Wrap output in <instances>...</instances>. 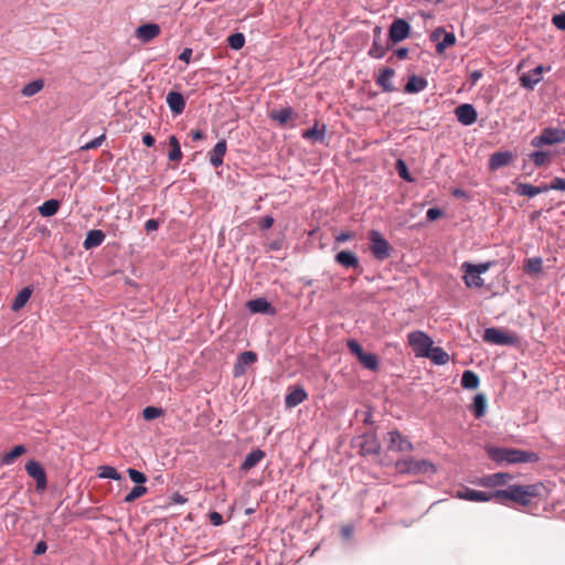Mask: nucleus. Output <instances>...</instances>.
Here are the masks:
<instances>
[{
    "label": "nucleus",
    "mask_w": 565,
    "mask_h": 565,
    "mask_svg": "<svg viewBox=\"0 0 565 565\" xmlns=\"http://www.w3.org/2000/svg\"><path fill=\"white\" fill-rule=\"evenodd\" d=\"M493 495L495 497V501L502 504H505L507 501H513L520 505L526 507L530 505L532 499L537 495V486H509L504 490H495L493 491Z\"/></svg>",
    "instance_id": "f257e3e1"
},
{
    "label": "nucleus",
    "mask_w": 565,
    "mask_h": 565,
    "mask_svg": "<svg viewBox=\"0 0 565 565\" xmlns=\"http://www.w3.org/2000/svg\"><path fill=\"white\" fill-rule=\"evenodd\" d=\"M489 456L497 462L508 463L537 462L540 460L539 455L534 451L505 447L491 448Z\"/></svg>",
    "instance_id": "f03ea898"
},
{
    "label": "nucleus",
    "mask_w": 565,
    "mask_h": 565,
    "mask_svg": "<svg viewBox=\"0 0 565 565\" xmlns=\"http://www.w3.org/2000/svg\"><path fill=\"white\" fill-rule=\"evenodd\" d=\"M398 473L402 475H431L436 472L435 465L426 459H415L413 457L399 459L395 463Z\"/></svg>",
    "instance_id": "7ed1b4c3"
},
{
    "label": "nucleus",
    "mask_w": 565,
    "mask_h": 565,
    "mask_svg": "<svg viewBox=\"0 0 565 565\" xmlns=\"http://www.w3.org/2000/svg\"><path fill=\"white\" fill-rule=\"evenodd\" d=\"M483 341L495 345L516 347L520 343V338L515 333L505 332L499 328H487L482 337Z\"/></svg>",
    "instance_id": "20e7f679"
},
{
    "label": "nucleus",
    "mask_w": 565,
    "mask_h": 565,
    "mask_svg": "<svg viewBox=\"0 0 565 565\" xmlns=\"http://www.w3.org/2000/svg\"><path fill=\"white\" fill-rule=\"evenodd\" d=\"M565 142V129L547 127L544 128L540 135L531 140V146L534 148H542L544 146H552Z\"/></svg>",
    "instance_id": "39448f33"
},
{
    "label": "nucleus",
    "mask_w": 565,
    "mask_h": 565,
    "mask_svg": "<svg viewBox=\"0 0 565 565\" xmlns=\"http://www.w3.org/2000/svg\"><path fill=\"white\" fill-rule=\"evenodd\" d=\"M349 351L356 356L359 362L370 371H377L379 358L374 353L365 352L362 345L354 339H350L347 342Z\"/></svg>",
    "instance_id": "423d86ee"
},
{
    "label": "nucleus",
    "mask_w": 565,
    "mask_h": 565,
    "mask_svg": "<svg viewBox=\"0 0 565 565\" xmlns=\"http://www.w3.org/2000/svg\"><path fill=\"white\" fill-rule=\"evenodd\" d=\"M408 344L412 347L414 353L418 358L428 355L434 342L431 338L424 331H413L407 335Z\"/></svg>",
    "instance_id": "0eeeda50"
},
{
    "label": "nucleus",
    "mask_w": 565,
    "mask_h": 565,
    "mask_svg": "<svg viewBox=\"0 0 565 565\" xmlns=\"http://www.w3.org/2000/svg\"><path fill=\"white\" fill-rule=\"evenodd\" d=\"M369 239L370 249L375 259L384 260L390 256L391 245L379 231L372 230L369 233Z\"/></svg>",
    "instance_id": "6e6552de"
},
{
    "label": "nucleus",
    "mask_w": 565,
    "mask_h": 565,
    "mask_svg": "<svg viewBox=\"0 0 565 565\" xmlns=\"http://www.w3.org/2000/svg\"><path fill=\"white\" fill-rule=\"evenodd\" d=\"M411 24L402 18L395 19L388 29V42L398 43L409 36Z\"/></svg>",
    "instance_id": "1a4fd4ad"
},
{
    "label": "nucleus",
    "mask_w": 565,
    "mask_h": 565,
    "mask_svg": "<svg viewBox=\"0 0 565 565\" xmlns=\"http://www.w3.org/2000/svg\"><path fill=\"white\" fill-rule=\"evenodd\" d=\"M26 473L36 482V490L44 491L47 486L46 472L42 465L36 460H29L25 463Z\"/></svg>",
    "instance_id": "9d476101"
},
{
    "label": "nucleus",
    "mask_w": 565,
    "mask_h": 565,
    "mask_svg": "<svg viewBox=\"0 0 565 565\" xmlns=\"http://www.w3.org/2000/svg\"><path fill=\"white\" fill-rule=\"evenodd\" d=\"M456 498L472 501V502H488L491 500H495V497L493 495V492H483L478 491L470 488H462L457 490Z\"/></svg>",
    "instance_id": "9b49d317"
},
{
    "label": "nucleus",
    "mask_w": 565,
    "mask_h": 565,
    "mask_svg": "<svg viewBox=\"0 0 565 565\" xmlns=\"http://www.w3.org/2000/svg\"><path fill=\"white\" fill-rule=\"evenodd\" d=\"M388 446L387 448L392 451H412L414 449L413 444L404 437L398 430H391L387 434Z\"/></svg>",
    "instance_id": "f8f14e48"
},
{
    "label": "nucleus",
    "mask_w": 565,
    "mask_h": 565,
    "mask_svg": "<svg viewBox=\"0 0 565 565\" xmlns=\"http://www.w3.org/2000/svg\"><path fill=\"white\" fill-rule=\"evenodd\" d=\"M257 361V354L253 351H244L237 355L234 364V376L238 377L246 373L247 366H250Z\"/></svg>",
    "instance_id": "ddd939ff"
},
{
    "label": "nucleus",
    "mask_w": 565,
    "mask_h": 565,
    "mask_svg": "<svg viewBox=\"0 0 565 565\" xmlns=\"http://www.w3.org/2000/svg\"><path fill=\"white\" fill-rule=\"evenodd\" d=\"M455 115L457 120L463 126H471L476 122L478 114L471 104H461L456 107Z\"/></svg>",
    "instance_id": "4468645a"
},
{
    "label": "nucleus",
    "mask_w": 565,
    "mask_h": 565,
    "mask_svg": "<svg viewBox=\"0 0 565 565\" xmlns=\"http://www.w3.org/2000/svg\"><path fill=\"white\" fill-rule=\"evenodd\" d=\"M545 72V67L543 65H537L533 70L527 73H523L520 76V84L523 88L529 90H533L534 87L542 81V74Z\"/></svg>",
    "instance_id": "2eb2a0df"
},
{
    "label": "nucleus",
    "mask_w": 565,
    "mask_h": 565,
    "mask_svg": "<svg viewBox=\"0 0 565 565\" xmlns=\"http://www.w3.org/2000/svg\"><path fill=\"white\" fill-rule=\"evenodd\" d=\"M513 479V476L507 472H495L492 475L483 476L478 484L484 488H494L499 486L507 484L510 480Z\"/></svg>",
    "instance_id": "dca6fc26"
},
{
    "label": "nucleus",
    "mask_w": 565,
    "mask_h": 565,
    "mask_svg": "<svg viewBox=\"0 0 565 565\" xmlns=\"http://www.w3.org/2000/svg\"><path fill=\"white\" fill-rule=\"evenodd\" d=\"M360 451L362 455H377L381 451V444L377 436L374 433L364 434L362 436V443L360 445Z\"/></svg>",
    "instance_id": "f3484780"
},
{
    "label": "nucleus",
    "mask_w": 565,
    "mask_h": 565,
    "mask_svg": "<svg viewBox=\"0 0 565 565\" xmlns=\"http://www.w3.org/2000/svg\"><path fill=\"white\" fill-rule=\"evenodd\" d=\"M160 26L156 23H145L136 29V38L142 43H149L160 34Z\"/></svg>",
    "instance_id": "a211bd4d"
},
{
    "label": "nucleus",
    "mask_w": 565,
    "mask_h": 565,
    "mask_svg": "<svg viewBox=\"0 0 565 565\" xmlns=\"http://www.w3.org/2000/svg\"><path fill=\"white\" fill-rule=\"evenodd\" d=\"M246 308L252 313H263V315H269V316H273L276 313V310L271 306V303L266 298H263V297L247 301Z\"/></svg>",
    "instance_id": "6ab92c4d"
},
{
    "label": "nucleus",
    "mask_w": 565,
    "mask_h": 565,
    "mask_svg": "<svg viewBox=\"0 0 565 565\" xmlns=\"http://www.w3.org/2000/svg\"><path fill=\"white\" fill-rule=\"evenodd\" d=\"M513 160V153L511 151H498L489 158V169L495 171L502 167L510 164Z\"/></svg>",
    "instance_id": "aec40b11"
},
{
    "label": "nucleus",
    "mask_w": 565,
    "mask_h": 565,
    "mask_svg": "<svg viewBox=\"0 0 565 565\" xmlns=\"http://www.w3.org/2000/svg\"><path fill=\"white\" fill-rule=\"evenodd\" d=\"M227 150V142L225 139H221L216 142V145L213 147L211 151H209V160L210 163L214 168H218L223 164V158Z\"/></svg>",
    "instance_id": "412c9836"
},
{
    "label": "nucleus",
    "mask_w": 565,
    "mask_h": 565,
    "mask_svg": "<svg viewBox=\"0 0 565 565\" xmlns=\"http://www.w3.org/2000/svg\"><path fill=\"white\" fill-rule=\"evenodd\" d=\"M166 102L174 115H180L185 108V99L179 92L171 90L167 94Z\"/></svg>",
    "instance_id": "4be33fe9"
},
{
    "label": "nucleus",
    "mask_w": 565,
    "mask_h": 565,
    "mask_svg": "<svg viewBox=\"0 0 565 565\" xmlns=\"http://www.w3.org/2000/svg\"><path fill=\"white\" fill-rule=\"evenodd\" d=\"M334 260L344 268H360L358 256L350 250H341L335 254Z\"/></svg>",
    "instance_id": "5701e85b"
},
{
    "label": "nucleus",
    "mask_w": 565,
    "mask_h": 565,
    "mask_svg": "<svg viewBox=\"0 0 565 565\" xmlns=\"http://www.w3.org/2000/svg\"><path fill=\"white\" fill-rule=\"evenodd\" d=\"M326 131L327 127L324 124L319 125L316 122L313 127L303 130L301 137L312 142H323L326 138Z\"/></svg>",
    "instance_id": "b1692460"
},
{
    "label": "nucleus",
    "mask_w": 565,
    "mask_h": 565,
    "mask_svg": "<svg viewBox=\"0 0 565 565\" xmlns=\"http://www.w3.org/2000/svg\"><path fill=\"white\" fill-rule=\"evenodd\" d=\"M265 451L259 448L252 450L242 462L241 470L244 472L249 471L256 467L265 458Z\"/></svg>",
    "instance_id": "393cba45"
},
{
    "label": "nucleus",
    "mask_w": 565,
    "mask_h": 565,
    "mask_svg": "<svg viewBox=\"0 0 565 565\" xmlns=\"http://www.w3.org/2000/svg\"><path fill=\"white\" fill-rule=\"evenodd\" d=\"M395 75V71L391 67L383 68L376 77V85H379L384 92L391 93L395 90L392 83V78Z\"/></svg>",
    "instance_id": "a878e982"
},
{
    "label": "nucleus",
    "mask_w": 565,
    "mask_h": 565,
    "mask_svg": "<svg viewBox=\"0 0 565 565\" xmlns=\"http://www.w3.org/2000/svg\"><path fill=\"white\" fill-rule=\"evenodd\" d=\"M515 192L518 195H521V196L533 198L537 194L547 192V184H542V185L535 186V185H532L529 183H518Z\"/></svg>",
    "instance_id": "bb28decb"
},
{
    "label": "nucleus",
    "mask_w": 565,
    "mask_h": 565,
    "mask_svg": "<svg viewBox=\"0 0 565 565\" xmlns=\"http://www.w3.org/2000/svg\"><path fill=\"white\" fill-rule=\"evenodd\" d=\"M307 397V392L301 386H297L286 395L285 403L287 407L292 408L305 402Z\"/></svg>",
    "instance_id": "cd10ccee"
},
{
    "label": "nucleus",
    "mask_w": 565,
    "mask_h": 565,
    "mask_svg": "<svg viewBox=\"0 0 565 565\" xmlns=\"http://www.w3.org/2000/svg\"><path fill=\"white\" fill-rule=\"evenodd\" d=\"M428 86V82L426 78L417 75H411L407 79V83L404 87L405 93L407 94H417L423 92Z\"/></svg>",
    "instance_id": "c85d7f7f"
},
{
    "label": "nucleus",
    "mask_w": 565,
    "mask_h": 565,
    "mask_svg": "<svg viewBox=\"0 0 565 565\" xmlns=\"http://www.w3.org/2000/svg\"><path fill=\"white\" fill-rule=\"evenodd\" d=\"M391 47L392 44L388 41L384 43L382 39H373V43L367 52V55L372 58L380 60L385 56V54L387 53V51L391 50Z\"/></svg>",
    "instance_id": "c756f323"
},
{
    "label": "nucleus",
    "mask_w": 565,
    "mask_h": 565,
    "mask_svg": "<svg viewBox=\"0 0 565 565\" xmlns=\"http://www.w3.org/2000/svg\"><path fill=\"white\" fill-rule=\"evenodd\" d=\"M105 234L100 230H90L87 232L83 246L86 250L97 247L103 244Z\"/></svg>",
    "instance_id": "7c9ffc66"
},
{
    "label": "nucleus",
    "mask_w": 565,
    "mask_h": 565,
    "mask_svg": "<svg viewBox=\"0 0 565 565\" xmlns=\"http://www.w3.org/2000/svg\"><path fill=\"white\" fill-rule=\"evenodd\" d=\"M32 292L33 289L30 286L23 287L14 297L11 309L15 312L21 310L31 298Z\"/></svg>",
    "instance_id": "2f4dec72"
},
{
    "label": "nucleus",
    "mask_w": 565,
    "mask_h": 565,
    "mask_svg": "<svg viewBox=\"0 0 565 565\" xmlns=\"http://www.w3.org/2000/svg\"><path fill=\"white\" fill-rule=\"evenodd\" d=\"M294 116L291 107H284L280 109L271 110L269 114L270 119L277 121L280 126H285Z\"/></svg>",
    "instance_id": "473e14b6"
},
{
    "label": "nucleus",
    "mask_w": 565,
    "mask_h": 565,
    "mask_svg": "<svg viewBox=\"0 0 565 565\" xmlns=\"http://www.w3.org/2000/svg\"><path fill=\"white\" fill-rule=\"evenodd\" d=\"M523 270L526 275H539L543 271V259L541 257L526 258L523 263Z\"/></svg>",
    "instance_id": "72a5a7b5"
},
{
    "label": "nucleus",
    "mask_w": 565,
    "mask_h": 565,
    "mask_svg": "<svg viewBox=\"0 0 565 565\" xmlns=\"http://www.w3.org/2000/svg\"><path fill=\"white\" fill-rule=\"evenodd\" d=\"M471 412L473 413V416L476 418H481L486 414L487 409V398L486 395L482 393L477 394L473 397V402L470 406Z\"/></svg>",
    "instance_id": "f704fd0d"
},
{
    "label": "nucleus",
    "mask_w": 565,
    "mask_h": 565,
    "mask_svg": "<svg viewBox=\"0 0 565 565\" xmlns=\"http://www.w3.org/2000/svg\"><path fill=\"white\" fill-rule=\"evenodd\" d=\"M460 269L463 271L462 280L468 288H481L483 286L484 280L481 278L480 274H475L468 268Z\"/></svg>",
    "instance_id": "c9c22d12"
},
{
    "label": "nucleus",
    "mask_w": 565,
    "mask_h": 565,
    "mask_svg": "<svg viewBox=\"0 0 565 565\" xmlns=\"http://www.w3.org/2000/svg\"><path fill=\"white\" fill-rule=\"evenodd\" d=\"M425 358L430 359L436 365H444L449 361V354L440 347H431Z\"/></svg>",
    "instance_id": "e433bc0d"
},
{
    "label": "nucleus",
    "mask_w": 565,
    "mask_h": 565,
    "mask_svg": "<svg viewBox=\"0 0 565 565\" xmlns=\"http://www.w3.org/2000/svg\"><path fill=\"white\" fill-rule=\"evenodd\" d=\"M61 203L56 199H50L38 207L39 213L43 217H50L55 215L60 210Z\"/></svg>",
    "instance_id": "4c0bfd02"
},
{
    "label": "nucleus",
    "mask_w": 565,
    "mask_h": 565,
    "mask_svg": "<svg viewBox=\"0 0 565 565\" xmlns=\"http://www.w3.org/2000/svg\"><path fill=\"white\" fill-rule=\"evenodd\" d=\"M479 376L470 370H467L461 375V386L467 390H476L479 386Z\"/></svg>",
    "instance_id": "58836bf2"
},
{
    "label": "nucleus",
    "mask_w": 565,
    "mask_h": 565,
    "mask_svg": "<svg viewBox=\"0 0 565 565\" xmlns=\"http://www.w3.org/2000/svg\"><path fill=\"white\" fill-rule=\"evenodd\" d=\"M26 452V448L23 445L14 446L10 451L6 452L2 456L1 463L4 466H9L14 462V460Z\"/></svg>",
    "instance_id": "ea45409f"
},
{
    "label": "nucleus",
    "mask_w": 565,
    "mask_h": 565,
    "mask_svg": "<svg viewBox=\"0 0 565 565\" xmlns=\"http://www.w3.org/2000/svg\"><path fill=\"white\" fill-rule=\"evenodd\" d=\"M169 145L171 147L168 153L169 160L180 161L182 159V151L178 138L175 136H170Z\"/></svg>",
    "instance_id": "a19ab883"
},
{
    "label": "nucleus",
    "mask_w": 565,
    "mask_h": 565,
    "mask_svg": "<svg viewBox=\"0 0 565 565\" xmlns=\"http://www.w3.org/2000/svg\"><path fill=\"white\" fill-rule=\"evenodd\" d=\"M444 38L436 44V52L443 54L447 47L455 45L456 35L452 32H446L443 34Z\"/></svg>",
    "instance_id": "79ce46f5"
},
{
    "label": "nucleus",
    "mask_w": 565,
    "mask_h": 565,
    "mask_svg": "<svg viewBox=\"0 0 565 565\" xmlns=\"http://www.w3.org/2000/svg\"><path fill=\"white\" fill-rule=\"evenodd\" d=\"M529 159L535 167H543L548 163L550 153L543 150H536L529 154Z\"/></svg>",
    "instance_id": "37998d69"
},
{
    "label": "nucleus",
    "mask_w": 565,
    "mask_h": 565,
    "mask_svg": "<svg viewBox=\"0 0 565 565\" xmlns=\"http://www.w3.org/2000/svg\"><path fill=\"white\" fill-rule=\"evenodd\" d=\"M43 86L44 82L42 79H35L24 85L21 93L23 96L31 97L38 94L43 88Z\"/></svg>",
    "instance_id": "c03bdc74"
},
{
    "label": "nucleus",
    "mask_w": 565,
    "mask_h": 565,
    "mask_svg": "<svg viewBox=\"0 0 565 565\" xmlns=\"http://www.w3.org/2000/svg\"><path fill=\"white\" fill-rule=\"evenodd\" d=\"M493 263L492 262H486V263H480V264H471L469 262H465L461 264V267L460 268H468L470 271L475 273V274H484L487 273L491 267H492Z\"/></svg>",
    "instance_id": "a18cd8bd"
},
{
    "label": "nucleus",
    "mask_w": 565,
    "mask_h": 565,
    "mask_svg": "<svg viewBox=\"0 0 565 565\" xmlns=\"http://www.w3.org/2000/svg\"><path fill=\"white\" fill-rule=\"evenodd\" d=\"M226 42L232 50L238 51L245 45V35L239 32L233 33L227 36Z\"/></svg>",
    "instance_id": "49530a36"
},
{
    "label": "nucleus",
    "mask_w": 565,
    "mask_h": 565,
    "mask_svg": "<svg viewBox=\"0 0 565 565\" xmlns=\"http://www.w3.org/2000/svg\"><path fill=\"white\" fill-rule=\"evenodd\" d=\"M99 478L103 479H113V480H120L121 475L116 470V468L111 466H102L99 467Z\"/></svg>",
    "instance_id": "de8ad7c7"
},
{
    "label": "nucleus",
    "mask_w": 565,
    "mask_h": 565,
    "mask_svg": "<svg viewBox=\"0 0 565 565\" xmlns=\"http://www.w3.org/2000/svg\"><path fill=\"white\" fill-rule=\"evenodd\" d=\"M395 169H396L399 178H402L404 181H406V182L415 181L414 178L412 177V174L409 173L407 164L405 163L404 160L398 159L395 163Z\"/></svg>",
    "instance_id": "09e8293b"
},
{
    "label": "nucleus",
    "mask_w": 565,
    "mask_h": 565,
    "mask_svg": "<svg viewBox=\"0 0 565 565\" xmlns=\"http://www.w3.org/2000/svg\"><path fill=\"white\" fill-rule=\"evenodd\" d=\"M148 489L145 486H135L131 491L125 497L124 502L131 503L146 494Z\"/></svg>",
    "instance_id": "8fccbe9b"
},
{
    "label": "nucleus",
    "mask_w": 565,
    "mask_h": 565,
    "mask_svg": "<svg viewBox=\"0 0 565 565\" xmlns=\"http://www.w3.org/2000/svg\"><path fill=\"white\" fill-rule=\"evenodd\" d=\"M163 414V409L156 406H147L142 411V416L146 420H152L160 417Z\"/></svg>",
    "instance_id": "3c124183"
},
{
    "label": "nucleus",
    "mask_w": 565,
    "mask_h": 565,
    "mask_svg": "<svg viewBox=\"0 0 565 565\" xmlns=\"http://www.w3.org/2000/svg\"><path fill=\"white\" fill-rule=\"evenodd\" d=\"M127 472L130 480L135 482L137 486H143V483L147 482V476L143 472L136 470L134 468H129Z\"/></svg>",
    "instance_id": "603ef678"
},
{
    "label": "nucleus",
    "mask_w": 565,
    "mask_h": 565,
    "mask_svg": "<svg viewBox=\"0 0 565 565\" xmlns=\"http://www.w3.org/2000/svg\"><path fill=\"white\" fill-rule=\"evenodd\" d=\"M105 139H106V136H105V134H103V135L96 137L95 139H93L92 141L87 142L86 145H84L82 147V150L97 149L98 147H100L103 145Z\"/></svg>",
    "instance_id": "864d4df0"
},
{
    "label": "nucleus",
    "mask_w": 565,
    "mask_h": 565,
    "mask_svg": "<svg viewBox=\"0 0 565 565\" xmlns=\"http://www.w3.org/2000/svg\"><path fill=\"white\" fill-rule=\"evenodd\" d=\"M552 23L558 30L565 31V12L554 14L552 18Z\"/></svg>",
    "instance_id": "5fc2aeb1"
},
{
    "label": "nucleus",
    "mask_w": 565,
    "mask_h": 565,
    "mask_svg": "<svg viewBox=\"0 0 565 565\" xmlns=\"http://www.w3.org/2000/svg\"><path fill=\"white\" fill-rule=\"evenodd\" d=\"M548 190H557V191H565V179L563 178H554L550 184H547V191Z\"/></svg>",
    "instance_id": "6e6d98bb"
},
{
    "label": "nucleus",
    "mask_w": 565,
    "mask_h": 565,
    "mask_svg": "<svg viewBox=\"0 0 565 565\" xmlns=\"http://www.w3.org/2000/svg\"><path fill=\"white\" fill-rule=\"evenodd\" d=\"M443 215V211L438 207H430L426 212V217L429 221H435Z\"/></svg>",
    "instance_id": "4d7b16f0"
},
{
    "label": "nucleus",
    "mask_w": 565,
    "mask_h": 565,
    "mask_svg": "<svg viewBox=\"0 0 565 565\" xmlns=\"http://www.w3.org/2000/svg\"><path fill=\"white\" fill-rule=\"evenodd\" d=\"M274 222L275 221H274L273 216L266 215L259 220L258 224H259L260 230H268L274 225Z\"/></svg>",
    "instance_id": "13d9d810"
},
{
    "label": "nucleus",
    "mask_w": 565,
    "mask_h": 565,
    "mask_svg": "<svg viewBox=\"0 0 565 565\" xmlns=\"http://www.w3.org/2000/svg\"><path fill=\"white\" fill-rule=\"evenodd\" d=\"M209 520L214 526L222 525L224 522L222 514L216 511H213L209 514Z\"/></svg>",
    "instance_id": "bf43d9fd"
},
{
    "label": "nucleus",
    "mask_w": 565,
    "mask_h": 565,
    "mask_svg": "<svg viewBox=\"0 0 565 565\" xmlns=\"http://www.w3.org/2000/svg\"><path fill=\"white\" fill-rule=\"evenodd\" d=\"M159 221L156 218H149L145 223V230L147 233L154 232L159 228Z\"/></svg>",
    "instance_id": "052dcab7"
},
{
    "label": "nucleus",
    "mask_w": 565,
    "mask_h": 565,
    "mask_svg": "<svg viewBox=\"0 0 565 565\" xmlns=\"http://www.w3.org/2000/svg\"><path fill=\"white\" fill-rule=\"evenodd\" d=\"M354 238V233L352 232H341L340 234H338L335 236V242L337 243H344L347 241H351Z\"/></svg>",
    "instance_id": "680f3d73"
},
{
    "label": "nucleus",
    "mask_w": 565,
    "mask_h": 565,
    "mask_svg": "<svg viewBox=\"0 0 565 565\" xmlns=\"http://www.w3.org/2000/svg\"><path fill=\"white\" fill-rule=\"evenodd\" d=\"M47 550V544L45 541H39L33 550V554L34 555H42L46 552Z\"/></svg>",
    "instance_id": "e2e57ef3"
},
{
    "label": "nucleus",
    "mask_w": 565,
    "mask_h": 565,
    "mask_svg": "<svg viewBox=\"0 0 565 565\" xmlns=\"http://www.w3.org/2000/svg\"><path fill=\"white\" fill-rule=\"evenodd\" d=\"M284 241L281 238L274 239L267 244L268 249L270 250H280L282 248Z\"/></svg>",
    "instance_id": "0e129e2a"
},
{
    "label": "nucleus",
    "mask_w": 565,
    "mask_h": 565,
    "mask_svg": "<svg viewBox=\"0 0 565 565\" xmlns=\"http://www.w3.org/2000/svg\"><path fill=\"white\" fill-rule=\"evenodd\" d=\"M444 33L445 29L443 26H438L430 33L429 39L431 42H436Z\"/></svg>",
    "instance_id": "69168bd1"
},
{
    "label": "nucleus",
    "mask_w": 565,
    "mask_h": 565,
    "mask_svg": "<svg viewBox=\"0 0 565 565\" xmlns=\"http://www.w3.org/2000/svg\"><path fill=\"white\" fill-rule=\"evenodd\" d=\"M192 49L185 47L179 55V60L189 63L192 57Z\"/></svg>",
    "instance_id": "338daca9"
},
{
    "label": "nucleus",
    "mask_w": 565,
    "mask_h": 565,
    "mask_svg": "<svg viewBox=\"0 0 565 565\" xmlns=\"http://www.w3.org/2000/svg\"><path fill=\"white\" fill-rule=\"evenodd\" d=\"M394 55L398 60H405L408 56V49L406 47H398L394 51Z\"/></svg>",
    "instance_id": "774afa93"
}]
</instances>
